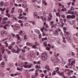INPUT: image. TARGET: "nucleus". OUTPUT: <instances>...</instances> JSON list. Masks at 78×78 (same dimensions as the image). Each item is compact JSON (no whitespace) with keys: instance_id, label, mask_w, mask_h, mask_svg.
Returning a JSON list of instances; mask_svg holds the SVG:
<instances>
[{"instance_id":"f257e3e1","label":"nucleus","mask_w":78,"mask_h":78,"mask_svg":"<svg viewBox=\"0 0 78 78\" xmlns=\"http://www.w3.org/2000/svg\"><path fill=\"white\" fill-rule=\"evenodd\" d=\"M48 54L45 52L44 53L41 57L42 61H46L48 58Z\"/></svg>"},{"instance_id":"f03ea898","label":"nucleus","mask_w":78,"mask_h":78,"mask_svg":"<svg viewBox=\"0 0 78 78\" xmlns=\"http://www.w3.org/2000/svg\"><path fill=\"white\" fill-rule=\"evenodd\" d=\"M1 34L2 36L3 37V36H5L6 35H7V32L5 31H2L1 32Z\"/></svg>"},{"instance_id":"7ed1b4c3","label":"nucleus","mask_w":78,"mask_h":78,"mask_svg":"<svg viewBox=\"0 0 78 78\" xmlns=\"http://www.w3.org/2000/svg\"><path fill=\"white\" fill-rule=\"evenodd\" d=\"M15 47L16 48H17V50L16 51V53H17V54H19V51H20V49L18 47H17V45H16Z\"/></svg>"},{"instance_id":"20e7f679","label":"nucleus","mask_w":78,"mask_h":78,"mask_svg":"<svg viewBox=\"0 0 78 78\" xmlns=\"http://www.w3.org/2000/svg\"><path fill=\"white\" fill-rule=\"evenodd\" d=\"M75 64V60H73V61L71 62L70 65H68V66H72L73 65H74Z\"/></svg>"},{"instance_id":"39448f33","label":"nucleus","mask_w":78,"mask_h":78,"mask_svg":"<svg viewBox=\"0 0 78 78\" xmlns=\"http://www.w3.org/2000/svg\"><path fill=\"white\" fill-rule=\"evenodd\" d=\"M54 33L55 32L54 31V30H51L49 32V34L51 35H53V34H54Z\"/></svg>"},{"instance_id":"423d86ee","label":"nucleus","mask_w":78,"mask_h":78,"mask_svg":"<svg viewBox=\"0 0 78 78\" xmlns=\"http://www.w3.org/2000/svg\"><path fill=\"white\" fill-rule=\"evenodd\" d=\"M54 36H58L59 35V33H58V30H56L55 31V32L54 33Z\"/></svg>"},{"instance_id":"0eeeda50","label":"nucleus","mask_w":78,"mask_h":78,"mask_svg":"<svg viewBox=\"0 0 78 78\" xmlns=\"http://www.w3.org/2000/svg\"><path fill=\"white\" fill-rule=\"evenodd\" d=\"M19 25L16 24L14 27L15 30H18L19 28Z\"/></svg>"},{"instance_id":"6e6552de","label":"nucleus","mask_w":78,"mask_h":78,"mask_svg":"<svg viewBox=\"0 0 78 78\" xmlns=\"http://www.w3.org/2000/svg\"><path fill=\"white\" fill-rule=\"evenodd\" d=\"M24 68H26V69L27 68H31V66L29 65H24Z\"/></svg>"},{"instance_id":"1a4fd4ad","label":"nucleus","mask_w":78,"mask_h":78,"mask_svg":"<svg viewBox=\"0 0 78 78\" xmlns=\"http://www.w3.org/2000/svg\"><path fill=\"white\" fill-rule=\"evenodd\" d=\"M74 39H78V34H75L74 35Z\"/></svg>"},{"instance_id":"9d476101","label":"nucleus","mask_w":78,"mask_h":78,"mask_svg":"<svg viewBox=\"0 0 78 78\" xmlns=\"http://www.w3.org/2000/svg\"><path fill=\"white\" fill-rule=\"evenodd\" d=\"M70 25H73V23H74V21H70L69 20L68 21Z\"/></svg>"},{"instance_id":"9b49d317","label":"nucleus","mask_w":78,"mask_h":78,"mask_svg":"<svg viewBox=\"0 0 78 78\" xmlns=\"http://www.w3.org/2000/svg\"><path fill=\"white\" fill-rule=\"evenodd\" d=\"M59 70V67H57L55 69V70L56 71V73H59V71H58Z\"/></svg>"},{"instance_id":"f8f14e48","label":"nucleus","mask_w":78,"mask_h":78,"mask_svg":"<svg viewBox=\"0 0 78 78\" xmlns=\"http://www.w3.org/2000/svg\"><path fill=\"white\" fill-rule=\"evenodd\" d=\"M34 14V19H36V17L37 16V12H35Z\"/></svg>"},{"instance_id":"ddd939ff","label":"nucleus","mask_w":78,"mask_h":78,"mask_svg":"<svg viewBox=\"0 0 78 78\" xmlns=\"http://www.w3.org/2000/svg\"><path fill=\"white\" fill-rule=\"evenodd\" d=\"M47 37H45L42 38V41H47Z\"/></svg>"},{"instance_id":"4468645a","label":"nucleus","mask_w":78,"mask_h":78,"mask_svg":"<svg viewBox=\"0 0 78 78\" xmlns=\"http://www.w3.org/2000/svg\"><path fill=\"white\" fill-rule=\"evenodd\" d=\"M12 23L11 22L9 21H8L7 22V24H8L9 25V26H10V25H11Z\"/></svg>"},{"instance_id":"2eb2a0df","label":"nucleus","mask_w":78,"mask_h":78,"mask_svg":"<svg viewBox=\"0 0 78 78\" xmlns=\"http://www.w3.org/2000/svg\"><path fill=\"white\" fill-rule=\"evenodd\" d=\"M12 52H13V53H17L16 51V50L14 48H12Z\"/></svg>"},{"instance_id":"dca6fc26","label":"nucleus","mask_w":78,"mask_h":78,"mask_svg":"<svg viewBox=\"0 0 78 78\" xmlns=\"http://www.w3.org/2000/svg\"><path fill=\"white\" fill-rule=\"evenodd\" d=\"M61 11H62V12H64V11H65V12L67 11V9H66V8L65 7L64 9H62L61 10Z\"/></svg>"},{"instance_id":"f3484780","label":"nucleus","mask_w":78,"mask_h":78,"mask_svg":"<svg viewBox=\"0 0 78 78\" xmlns=\"http://www.w3.org/2000/svg\"><path fill=\"white\" fill-rule=\"evenodd\" d=\"M56 25L57 26L61 27V24H60V23H59V22L57 23H56Z\"/></svg>"},{"instance_id":"a211bd4d","label":"nucleus","mask_w":78,"mask_h":78,"mask_svg":"<svg viewBox=\"0 0 78 78\" xmlns=\"http://www.w3.org/2000/svg\"><path fill=\"white\" fill-rule=\"evenodd\" d=\"M19 66L20 67H23V64L22 63H21L20 64Z\"/></svg>"},{"instance_id":"6ab92c4d","label":"nucleus","mask_w":78,"mask_h":78,"mask_svg":"<svg viewBox=\"0 0 78 78\" xmlns=\"http://www.w3.org/2000/svg\"><path fill=\"white\" fill-rule=\"evenodd\" d=\"M6 51H7V53H8V55H10V54L11 53V51H9L8 49H6Z\"/></svg>"},{"instance_id":"aec40b11","label":"nucleus","mask_w":78,"mask_h":78,"mask_svg":"<svg viewBox=\"0 0 78 78\" xmlns=\"http://www.w3.org/2000/svg\"><path fill=\"white\" fill-rule=\"evenodd\" d=\"M58 61H61V60H62V57L61 56H59L58 57Z\"/></svg>"},{"instance_id":"412c9836","label":"nucleus","mask_w":78,"mask_h":78,"mask_svg":"<svg viewBox=\"0 0 78 78\" xmlns=\"http://www.w3.org/2000/svg\"><path fill=\"white\" fill-rule=\"evenodd\" d=\"M30 24L28 23H26L25 24V27H26L27 26H30Z\"/></svg>"},{"instance_id":"4be33fe9","label":"nucleus","mask_w":78,"mask_h":78,"mask_svg":"<svg viewBox=\"0 0 78 78\" xmlns=\"http://www.w3.org/2000/svg\"><path fill=\"white\" fill-rule=\"evenodd\" d=\"M22 7L23 8H27V5L26 4H24L22 5Z\"/></svg>"},{"instance_id":"5701e85b","label":"nucleus","mask_w":78,"mask_h":78,"mask_svg":"<svg viewBox=\"0 0 78 78\" xmlns=\"http://www.w3.org/2000/svg\"><path fill=\"white\" fill-rule=\"evenodd\" d=\"M32 48H36V49H37V48L36 47V46L35 45H34L32 46Z\"/></svg>"},{"instance_id":"b1692460","label":"nucleus","mask_w":78,"mask_h":78,"mask_svg":"<svg viewBox=\"0 0 78 78\" xmlns=\"http://www.w3.org/2000/svg\"><path fill=\"white\" fill-rule=\"evenodd\" d=\"M38 73H37V70H36V71L35 72V76H36V77L37 76H38Z\"/></svg>"},{"instance_id":"393cba45","label":"nucleus","mask_w":78,"mask_h":78,"mask_svg":"<svg viewBox=\"0 0 78 78\" xmlns=\"http://www.w3.org/2000/svg\"><path fill=\"white\" fill-rule=\"evenodd\" d=\"M32 57H33L34 58H35V55L34 54H31L30 55Z\"/></svg>"},{"instance_id":"a878e982","label":"nucleus","mask_w":78,"mask_h":78,"mask_svg":"<svg viewBox=\"0 0 78 78\" xmlns=\"http://www.w3.org/2000/svg\"><path fill=\"white\" fill-rule=\"evenodd\" d=\"M11 37H12V36H11V35H9V37L10 41H11L12 39V38H11Z\"/></svg>"},{"instance_id":"bb28decb","label":"nucleus","mask_w":78,"mask_h":78,"mask_svg":"<svg viewBox=\"0 0 78 78\" xmlns=\"http://www.w3.org/2000/svg\"><path fill=\"white\" fill-rule=\"evenodd\" d=\"M20 75V73H19L17 72V73H15L14 74V75L15 76H17V75Z\"/></svg>"},{"instance_id":"cd10ccee","label":"nucleus","mask_w":78,"mask_h":78,"mask_svg":"<svg viewBox=\"0 0 78 78\" xmlns=\"http://www.w3.org/2000/svg\"><path fill=\"white\" fill-rule=\"evenodd\" d=\"M58 74H59V75H64V72H62L61 73H60L59 72V73H58Z\"/></svg>"},{"instance_id":"c85d7f7f","label":"nucleus","mask_w":78,"mask_h":78,"mask_svg":"<svg viewBox=\"0 0 78 78\" xmlns=\"http://www.w3.org/2000/svg\"><path fill=\"white\" fill-rule=\"evenodd\" d=\"M75 16L74 15H73L71 16V19H75Z\"/></svg>"},{"instance_id":"c756f323","label":"nucleus","mask_w":78,"mask_h":78,"mask_svg":"<svg viewBox=\"0 0 78 78\" xmlns=\"http://www.w3.org/2000/svg\"><path fill=\"white\" fill-rule=\"evenodd\" d=\"M46 50H48V51H50V48L47 47L46 48Z\"/></svg>"},{"instance_id":"7c9ffc66","label":"nucleus","mask_w":78,"mask_h":78,"mask_svg":"<svg viewBox=\"0 0 78 78\" xmlns=\"http://www.w3.org/2000/svg\"><path fill=\"white\" fill-rule=\"evenodd\" d=\"M0 74L1 76H2V77H3V76H5V74H4V73H1Z\"/></svg>"},{"instance_id":"2f4dec72","label":"nucleus","mask_w":78,"mask_h":78,"mask_svg":"<svg viewBox=\"0 0 78 78\" xmlns=\"http://www.w3.org/2000/svg\"><path fill=\"white\" fill-rule=\"evenodd\" d=\"M12 46H14L16 45V42H12L11 44Z\"/></svg>"},{"instance_id":"473e14b6","label":"nucleus","mask_w":78,"mask_h":78,"mask_svg":"<svg viewBox=\"0 0 78 78\" xmlns=\"http://www.w3.org/2000/svg\"><path fill=\"white\" fill-rule=\"evenodd\" d=\"M23 33V31H22V30H20V31L19 32V34L20 35H21V34H22Z\"/></svg>"},{"instance_id":"72a5a7b5","label":"nucleus","mask_w":78,"mask_h":78,"mask_svg":"<svg viewBox=\"0 0 78 78\" xmlns=\"http://www.w3.org/2000/svg\"><path fill=\"white\" fill-rule=\"evenodd\" d=\"M12 46L11 45H10L9 46V50H11V49H12Z\"/></svg>"},{"instance_id":"f704fd0d","label":"nucleus","mask_w":78,"mask_h":78,"mask_svg":"<svg viewBox=\"0 0 78 78\" xmlns=\"http://www.w3.org/2000/svg\"><path fill=\"white\" fill-rule=\"evenodd\" d=\"M56 71H54L52 73V75H56Z\"/></svg>"},{"instance_id":"c9c22d12","label":"nucleus","mask_w":78,"mask_h":78,"mask_svg":"<svg viewBox=\"0 0 78 78\" xmlns=\"http://www.w3.org/2000/svg\"><path fill=\"white\" fill-rule=\"evenodd\" d=\"M67 18L68 19H70V18H71V16L70 15H67Z\"/></svg>"},{"instance_id":"e433bc0d","label":"nucleus","mask_w":78,"mask_h":78,"mask_svg":"<svg viewBox=\"0 0 78 78\" xmlns=\"http://www.w3.org/2000/svg\"><path fill=\"white\" fill-rule=\"evenodd\" d=\"M41 2V0H37V2L38 3H40Z\"/></svg>"},{"instance_id":"4c0bfd02","label":"nucleus","mask_w":78,"mask_h":78,"mask_svg":"<svg viewBox=\"0 0 78 78\" xmlns=\"http://www.w3.org/2000/svg\"><path fill=\"white\" fill-rule=\"evenodd\" d=\"M18 11L19 13H22V10L21 9H19Z\"/></svg>"},{"instance_id":"58836bf2","label":"nucleus","mask_w":78,"mask_h":78,"mask_svg":"<svg viewBox=\"0 0 78 78\" xmlns=\"http://www.w3.org/2000/svg\"><path fill=\"white\" fill-rule=\"evenodd\" d=\"M3 3H4V2H3V1H2L1 2V4H0V5L1 6H2L3 5Z\"/></svg>"},{"instance_id":"ea45409f","label":"nucleus","mask_w":78,"mask_h":78,"mask_svg":"<svg viewBox=\"0 0 78 78\" xmlns=\"http://www.w3.org/2000/svg\"><path fill=\"white\" fill-rule=\"evenodd\" d=\"M45 69H49V66H47L45 67Z\"/></svg>"},{"instance_id":"a19ab883","label":"nucleus","mask_w":78,"mask_h":78,"mask_svg":"<svg viewBox=\"0 0 78 78\" xmlns=\"http://www.w3.org/2000/svg\"><path fill=\"white\" fill-rule=\"evenodd\" d=\"M27 35H25L23 36V37L24 38V39H27Z\"/></svg>"},{"instance_id":"79ce46f5","label":"nucleus","mask_w":78,"mask_h":78,"mask_svg":"<svg viewBox=\"0 0 78 78\" xmlns=\"http://www.w3.org/2000/svg\"><path fill=\"white\" fill-rule=\"evenodd\" d=\"M9 65L10 67H12V66H13V64L12 63H10Z\"/></svg>"},{"instance_id":"37998d69","label":"nucleus","mask_w":78,"mask_h":78,"mask_svg":"<svg viewBox=\"0 0 78 78\" xmlns=\"http://www.w3.org/2000/svg\"><path fill=\"white\" fill-rule=\"evenodd\" d=\"M16 36H18L17 38L18 39H20V37L19 36V34L16 35Z\"/></svg>"},{"instance_id":"c03bdc74","label":"nucleus","mask_w":78,"mask_h":78,"mask_svg":"<svg viewBox=\"0 0 78 78\" xmlns=\"http://www.w3.org/2000/svg\"><path fill=\"white\" fill-rule=\"evenodd\" d=\"M67 56V57H68V58H70V57L71 55H70V54H68Z\"/></svg>"},{"instance_id":"a18cd8bd","label":"nucleus","mask_w":78,"mask_h":78,"mask_svg":"<svg viewBox=\"0 0 78 78\" xmlns=\"http://www.w3.org/2000/svg\"><path fill=\"white\" fill-rule=\"evenodd\" d=\"M27 45H30V43L29 42H27L26 44Z\"/></svg>"},{"instance_id":"49530a36","label":"nucleus","mask_w":78,"mask_h":78,"mask_svg":"<svg viewBox=\"0 0 78 78\" xmlns=\"http://www.w3.org/2000/svg\"><path fill=\"white\" fill-rule=\"evenodd\" d=\"M32 23L33 25H35V24H36V22H35V21H34L32 22Z\"/></svg>"},{"instance_id":"de8ad7c7","label":"nucleus","mask_w":78,"mask_h":78,"mask_svg":"<svg viewBox=\"0 0 78 78\" xmlns=\"http://www.w3.org/2000/svg\"><path fill=\"white\" fill-rule=\"evenodd\" d=\"M42 34H43V35H42L43 36H46V34H45L44 32H43Z\"/></svg>"},{"instance_id":"09e8293b","label":"nucleus","mask_w":78,"mask_h":78,"mask_svg":"<svg viewBox=\"0 0 78 78\" xmlns=\"http://www.w3.org/2000/svg\"><path fill=\"white\" fill-rule=\"evenodd\" d=\"M12 36L13 37H14L16 36V35H15L14 34L12 33Z\"/></svg>"},{"instance_id":"8fccbe9b","label":"nucleus","mask_w":78,"mask_h":78,"mask_svg":"<svg viewBox=\"0 0 78 78\" xmlns=\"http://www.w3.org/2000/svg\"><path fill=\"white\" fill-rule=\"evenodd\" d=\"M0 66L1 67H3V68L5 67V65H2V64H1Z\"/></svg>"},{"instance_id":"3c124183","label":"nucleus","mask_w":78,"mask_h":78,"mask_svg":"<svg viewBox=\"0 0 78 78\" xmlns=\"http://www.w3.org/2000/svg\"><path fill=\"white\" fill-rule=\"evenodd\" d=\"M73 47H74V48H77V46L75 45H73Z\"/></svg>"},{"instance_id":"603ef678","label":"nucleus","mask_w":78,"mask_h":78,"mask_svg":"<svg viewBox=\"0 0 78 78\" xmlns=\"http://www.w3.org/2000/svg\"><path fill=\"white\" fill-rule=\"evenodd\" d=\"M39 37L40 38H41V37H42V35H41V34H39Z\"/></svg>"},{"instance_id":"864d4df0","label":"nucleus","mask_w":78,"mask_h":78,"mask_svg":"<svg viewBox=\"0 0 78 78\" xmlns=\"http://www.w3.org/2000/svg\"><path fill=\"white\" fill-rule=\"evenodd\" d=\"M67 74L68 75H69V76H70L71 75V73H70L68 72L67 73Z\"/></svg>"},{"instance_id":"5fc2aeb1","label":"nucleus","mask_w":78,"mask_h":78,"mask_svg":"<svg viewBox=\"0 0 78 78\" xmlns=\"http://www.w3.org/2000/svg\"><path fill=\"white\" fill-rule=\"evenodd\" d=\"M37 18L38 19H40V16H36V18L35 19H37Z\"/></svg>"},{"instance_id":"6e6d98bb","label":"nucleus","mask_w":78,"mask_h":78,"mask_svg":"<svg viewBox=\"0 0 78 78\" xmlns=\"http://www.w3.org/2000/svg\"><path fill=\"white\" fill-rule=\"evenodd\" d=\"M48 20H51V18H50V17H48Z\"/></svg>"},{"instance_id":"4d7b16f0","label":"nucleus","mask_w":78,"mask_h":78,"mask_svg":"<svg viewBox=\"0 0 78 78\" xmlns=\"http://www.w3.org/2000/svg\"><path fill=\"white\" fill-rule=\"evenodd\" d=\"M1 64H2V65H4V66H5V62H2Z\"/></svg>"},{"instance_id":"13d9d810","label":"nucleus","mask_w":78,"mask_h":78,"mask_svg":"<svg viewBox=\"0 0 78 78\" xmlns=\"http://www.w3.org/2000/svg\"><path fill=\"white\" fill-rule=\"evenodd\" d=\"M39 44V43H37V42H36L35 43V45H38Z\"/></svg>"},{"instance_id":"bf43d9fd","label":"nucleus","mask_w":78,"mask_h":78,"mask_svg":"<svg viewBox=\"0 0 78 78\" xmlns=\"http://www.w3.org/2000/svg\"><path fill=\"white\" fill-rule=\"evenodd\" d=\"M63 20H62V19H61L60 20V22H61V23H62V22H63Z\"/></svg>"},{"instance_id":"052dcab7","label":"nucleus","mask_w":78,"mask_h":78,"mask_svg":"<svg viewBox=\"0 0 78 78\" xmlns=\"http://www.w3.org/2000/svg\"><path fill=\"white\" fill-rule=\"evenodd\" d=\"M63 21L64 22V23H66V19H63Z\"/></svg>"},{"instance_id":"680f3d73","label":"nucleus","mask_w":78,"mask_h":78,"mask_svg":"<svg viewBox=\"0 0 78 78\" xmlns=\"http://www.w3.org/2000/svg\"><path fill=\"white\" fill-rule=\"evenodd\" d=\"M50 23H51V25H53V23H54V22L53 21H51L50 22Z\"/></svg>"},{"instance_id":"e2e57ef3","label":"nucleus","mask_w":78,"mask_h":78,"mask_svg":"<svg viewBox=\"0 0 78 78\" xmlns=\"http://www.w3.org/2000/svg\"><path fill=\"white\" fill-rule=\"evenodd\" d=\"M64 23L63 22L61 23L62 27H64Z\"/></svg>"},{"instance_id":"0e129e2a","label":"nucleus","mask_w":78,"mask_h":78,"mask_svg":"<svg viewBox=\"0 0 78 78\" xmlns=\"http://www.w3.org/2000/svg\"><path fill=\"white\" fill-rule=\"evenodd\" d=\"M62 17L63 18V19H64L65 18V16H64V15H62Z\"/></svg>"},{"instance_id":"69168bd1","label":"nucleus","mask_w":78,"mask_h":78,"mask_svg":"<svg viewBox=\"0 0 78 78\" xmlns=\"http://www.w3.org/2000/svg\"><path fill=\"white\" fill-rule=\"evenodd\" d=\"M51 28H53L54 27H55V25L53 24L51 26Z\"/></svg>"},{"instance_id":"338daca9","label":"nucleus","mask_w":78,"mask_h":78,"mask_svg":"<svg viewBox=\"0 0 78 78\" xmlns=\"http://www.w3.org/2000/svg\"><path fill=\"white\" fill-rule=\"evenodd\" d=\"M4 20H7L8 19L7 17H5L4 19Z\"/></svg>"},{"instance_id":"774afa93","label":"nucleus","mask_w":78,"mask_h":78,"mask_svg":"<svg viewBox=\"0 0 78 78\" xmlns=\"http://www.w3.org/2000/svg\"><path fill=\"white\" fill-rule=\"evenodd\" d=\"M45 27L47 28H48L49 27V26H48V24H46Z\"/></svg>"}]
</instances>
